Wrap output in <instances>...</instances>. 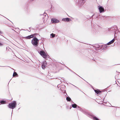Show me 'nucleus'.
Listing matches in <instances>:
<instances>
[{
  "label": "nucleus",
  "mask_w": 120,
  "mask_h": 120,
  "mask_svg": "<svg viewBox=\"0 0 120 120\" xmlns=\"http://www.w3.org/2000/svg\"><path fill=\"white\" fill-rule=\"evenodd\" d=\"M112 106V107H115L113 106Z\"/></svg>",
  "instance_id": "nucleus-45"
},
{
  "label": "nucleus",
  "mask_w": 120,
  "mask_h": 120,
  "mask_svg": "<svg viewBox=\"0 0 120 120\" xmlns=\"http://www.w3.org/2000/svg\"><path fill=\"white\" fill-rule=\"evenodd\" d=\"M65 67H66L67 69H68L71 72H72L74 74H75L76 75H78L76 73H75V72H74L72 70H71L69 68H68L67 67V66H65Z\"/></svg>",
  "instance_id": "nucleus-16"
},
{
  "label": "nucleus",
  "mask_w": 120,
  "mask_h": 120,
  "mask_svg": "<svg viewBox=\"0 0 120 120\" xmlns=\"http://www.w3.org/2000/svg\"><path fill=\"white\" fill-rule=\"evenodd\" d=\"M115 36V35H114V37Z\"/></svg>",
  "instance_id": "nucleus-44"
},
{
  "label": "nucleus",
  "mask_w": 120,
  "mask_h": 120,
  "mask_svg": "<svg viewBox=\"0 0 120 120\" xmlns=\"http://www.w3.org/2000/svg\"><path fill=\"white\" fill-rule=\"evenodd\" d=\"M82 78V79H83V80H84V79H83Z\"/></svg>",
  "instance_id": "nucleus-41"
},
{
  "label": "nucleus",
  "mask_w": 120,
  "mask_h": 120,
  "mask_svg": "<svg viewBox=\"0 0 120 120\" xmlns=\"http://www.w3.org/2000/svg\"><path fill=\"white\" fill-rule=\"evenodd\" d=\"M16 101H12L11 103H9L8 106V107L9 108L12 109V114L13 111V109L16 107Z\"/></svg>",
  "instance_id": "nucleus-3"
},
{
  "label": "nucleus",
  "mask_w": 120,
  "mask_h": 120,
  "mask_svg": "<svg viewBox=\"0 0 120 120\" xmlns=\"http://www.w3.org/2000/svg\"><path fill=\"white\" fill-rule=\"evenodd\" d=\"M66 99L68 101H70L71 100V98L69 96L67 97Z\"/></svg>",
  "instance_id": "nucleus-13"
},
{
  "label": "nucleus",
  "mask_w": 120,
  "mask_h": 120,
  "mask_svg": "<svg viewBox=\"0 0 120 120\" xmlns=\"http://www.w3.org/2000/svg\"><path fill=\"white\" fill-rule=\"evenodd\" d=\"M0 103L1 104H6V101L5 100L3 99L0 101Z\"/></svg>",
  "instance_id": "nucleus-11"
},
{
  "label": "nucleus",
  "mask_w": 120,
  "mask_h": 120,
  "mask_svg": "<svg viewBox=\"0 0 120 120\" xmlns=\"http://www.w3.org/2000/svg\"><path fill=\"white\" fill-rule=\"evenodd\" d=\"M33 35H30L28 36L24 37V38L27 39H30L31 38H32L33 37Z\"/></svg>",
  "instance_id": "nucleus-9"
},
{
  "label": "nucleus",
  "mask_w": 120,
  "mask_h": 120,
  "mask_svg": "<svg viewBox=\"0 0 120 120\" xmlns=\"http://www.w3.org/2000/svg\"><path fill=\"white\" fill-rule=\"evenodd\" d=\"M94 90L95 93L97 94H101L102 92V91H101L100 90L98 89L97 90L94 89Z\"/></svg>",
  "instance_id": "nucleus-8"
},
{
  "label": "nucleus",
  "mask_w": 120,
  "mask_h": 120,
  "mask_svg": "<svg viewBox=\"0 0 120 120\" xmlns=\"http://www.w3.org/2000/svg\"><path fill=\"white\" fill-rule=\"evenodd\" d=\"M71 20V19L70 18H66V22H68L70 21Z\"/></svg>",
  "instance_id": "nucleus-14"
},
{
  "label": "nucleus",
  "mask_w": 120,
  "mask_h": 120,
  "mask_svg": "<svg viewBox=\"0 0 120 120\" xmlns=\"http://www.w3.org/2000/svg\"><path fill=\"white\" fill-rule=\"evenodd\" d=\"M56 35L55 34L53 33H52L50 34V38H54Z\"/></svg>",
  "instance_id": "nucleus-19"
},
{
  "label": "nucleus",
  "mask_w": 120,
  "mask_h": 120,
  "mask_svg": "<svg viewBox=\"0 0 120 120\" xmlns=\"http://www.w3.org/2000/svg\"><path fill=\"white\" fill-rule=\"evenodd\" d=\"M47 14L46 13H45V12H44V14H41L40 15H41L42 16V19L43 20H44V19H45V17L46 16V15H45L44 14Z\"/></svg>",
  "instance_id": "nucleus-12"
},
{
  "label": "nucleus",
  "mask_w": 120,
  "mask_h": 120,
  "mask_svg": "<svg viewBox=\"0 0 120 120\" xmlns=\"http://www.w3.org/2000/svg\"><path fill=\"white\" fill-rule=\"evenodd\" d=\"M62 20L63 21L66 22V18L62 19Z\"/></svg>",
  "instance_id": "nucleus-26"
},
{
  "label": "nucleus",
  "mask_w": 120,
  "mask_h": 120,
  "mask_svg": "<svg viewBox=\"0 0 120 120\" xmlns=\"http://www.w3.org/2000/svg\"><path fill=\"white\" fill-rule=\"evenodd\" d=\"M78 76H79V77H80V78H82V77H80L78 75H77Z\"/></svg>",
  "instance_id": "nucleus-32"
},
{
  "label": "nucleus",
  "mask_w": 120,
  "mask_h": 120,
  "mask_svg": "<svg viewBox=\"0 0 120 120\" xmlns=\"http://www.w3.org/2000/svg\"><path fill=\"white\" fill-rule=\"evenodd\" d=\"M6 49H7V47H6Z\"/></svg>",
  "instance_id": "nucleus-35"
},
{
  "label": "nucleus",
  "mask_w": 120,
  "mask_h": 120,
  "mask_svg": "<svg viewBox=\"0 0 120 120\" xmlns=\"http://www.w3.org/2000/svg\"><path fill=\"white\" fill-rule=\"evenodd\" d=\"M102 94H104V96H105V97H106V94H107V91H102Z\"/></svg>",
  "instance_id": "nucleus-17"
},
{
  "label": "nucleus",
  "mask_w": 120,
  "mask_h": 120,
  "mask_svg": "<svg viewBox=\"0 0 120 120\" xmlns=\"http://www.w3.org/2000/svg\"><path fill=\"white\" fill-rule=\"evenodd\" d=\"M38 53L43 58H45L46 57V54L43 50H41L40 51H38Z\"/></svg>",
  "instance_id": "nucleus-5"
},
{
  "label": "nucleus",
  "mask_w": 120,
  "mask_h": 120,
  "mask_svg": "<svg viewBox=\"0 0 120 120\" xmlns=\"http://www.w3.org/2000/svg\"><path fill=\"white\" fill-rule=\"evenodd\" d=\"M3 45V44L1 43V42H0V46H2Z\"/></svg>",
  "instance_id": "nucleus-29"
},
{
  "label": "nucleus",
  "mask_w": 120,
  "mask_h": 120,
  "mask_svg": "<svg viewBox=\"0 0 120 120\" xmlns=\"http://www.w3.org/2000/svg\"><path fill=\"white\" fill-rule=\"evenodd\" d=\"M73 86H75L76 88H77V89L79 90H80V89H79V88H78V87H77V86H75L73 85H72Z\"/></svg>",
  "instance_id": "nucleus-27"
},
{
  "label": "nucleus",
  "mask_w": 120,
  "mask_h": 120,
  "mask_svg": "<svg viewBox=\"0 0 120 120\" xmlns=\"http://www.w3.org/2000/svg\"><path fill=\"white\" fill-rule=\"evenodd\" d=\"M113 29H115V28H116V29H118V27L117 26L115 25L113 27H111L110 28V29H113Z\"/></svg>",
  "instance_id": "nucleus-18"
},
{
  "label": "nucleus",
  "mask_w": 120,
  "mask_h": 120,
  "mask_svg": "<svg viewBox=\"0 0 120 120\" xmlns=\"http://www.w3.org/2000/svg\"><path fill=\"white\" fill-rule=\"evenodd\" d=\"M115 40V39L114 38L112 40L110 41L109 42L107 43L106 44V45H110L111 44H112V43H113L114 42Z\"/></svg>",
  "instance_id": "nucleus-10"
},
{
  "label": "nucleus",
  "mask_w": 120,
  "mask_h": 120,
  "mask_svg": "<svg viewBox=\"0 0 120 120\" xmlns=\"http://www.w3.org/2000/svg\"><path fill=\"white\" fill-rule=\"evenodd\" d=\"M32 0V1H33V0Z\"/></svg>",
  "instance_id": "nucleus-43"
},
{
  "label": "nucleus",
  "mask_w": 120,
  "mask_h": 120,
  "mask_svg": "<svg viewBox=\"0 0 120 120\" xmlns=\"http://www.w3.org/2000/svg\"><path fill=\"white\" fill-rule=\"evenodd\" d=\"M38 34L37 33H35L34 34H31V35H33V38L34 36H36V35H38Z\"/></svg>",
  "instance_id": "nucleus-24"
},
{
  "label": "nucleus",
  "mask_w": 120,
  "mask_h": 120,
  "mask_svg": "<svg viewBox=\"0 0 120 120\" xmlns=\"http://www.w3.org/2000/svg\"><path fill=\"white\" fill-rule=\"evenodd\" d=\"M83 4V2H82V5H80V6H82Z\"/></svg>",
  "instance_id": "nucleus-31"
},
{
  "label": "nucleus",
  "mask_w": 120,
  "mask_h": 120,
  "mask_svg": "<svg viewBox=\"0 0 120 120\" xmlns=\"http://www.w3.org/2000/svg\"><path fill=\"white\" fill-rule=\"evenodd\" d=\"M94 120H100L97 117L94 116Z\"/></svg>",
  "instance_id": "nucleus-21"
},
{
  "label": "nucleus",
  "mask_w": 120,
  "mask_h": 120,
  "mask_svg": "<svg viewBox=\"0 0 120 120\" xmlns=\"http://www.w3.org/2000/svg\"><path fill=\"white\" fill-rule=\"evenodd\" d=\"M82 78V79H83V80H84V79H83Z\"/></svg>",
  "instance_id": "nucleus-40"
},
{
  "label": "nucleus",
  "mask_w": 120,
  "mask_h": 120,
  "mask_svg": "<svg viewBox=\"0 0 120 120\" xmlns=\"http://www.w3.org/2000/svg\"><path fill=\"white\" fill-rule=\"evenodd\" d=\"M66 95H67V93H66Z\"/></svg>",
  "instance_id": "nucleus-48"
},
{
  "label": "nucleus",
  "mask_w": 120,
  "mask_h": 120,
  "mask_svg": "<svg viewBox=\"0 0 120 120\" xmlns=\"http://www.w3.org/2000/svg\"><path fill=\"white\" fill-rule=\"evenodd\" d=\"M82 78V79H83V80H84V79H83Z\"/></svg>",
  "instance_id": "nucleus-42"
},
{
  "label": "nucleus",
  "mask_w": 120,
  "mask_h": 120,
  "mask_svg": "<svg viewBox=\"0 0 120 120\" xmlns=\"http://www.w3.org/2000/svg\"><path fill=\"white\" fill-rule=\"evenodd\" d=\"M78 76H79V77H80V78H82V77H80L78 75H77Z\"/></svg>",
  "instance_id": "nucleus-33"
},
{
  "label": "nucleus",
  "mask_w": 120,
  "mask_h": 120,
  "mask_svg": "<svg viewBox=\"0 0 120 120\" xmlns=\"http://www.w3.org/2000/svg\"><path fill=\"white\" fill-rule=\"evenodd\" d=\"M16 76L17 77H18V75L16 72L14 71L13 74V76Z\"/></svg>",
  "instance_id": "nucleus-15"
},
{
  "label": "nucleus",
  "mask_w": 120,
  "mask_h": 120,
  "mask_svg": "<svg viewBox=\"0 0 120 120\" xmlns=\"http://www.w3.org/2000/svg\"><path fill=\"white\" fill-rule=\"evenodd\" d=\"M1 105V104H0V105Z\"/></svg>",
  "instance_id": "nucleus-49"
},
{
  "label": "nucleus",
  "mask_w": 120,
  "mask_h": 120,
  "mask_svg": "<svg viewBox=\"0 0 120 120\" xmlns=\"http://www.w3.org/2000/svg\"><path fill=\"white\" fill-rule=\"evenodd\" d=\"M94 15V14H93L91 17L90 18V19L92 18V20L93 19V17Z\"/></svg>",
  "instance_id": "nucleus-28"
},
{
  "label": "nucleus",
  "mask_w": 120,
  "mask_h": 120,
  "mask_svg": "<svg viewBox=\"0 0 120 120\" xmlns=\"http://www.w3.org/2000/svg\"><path fill=\"white\" fill-rule=\"evenodd\" d=\"M51 21L52 23H56L59 22L60 21L55 18H52L51 19Z\"/></svg>",
  "instance_id": "nucleus-7"
},
{
  "label": "nucleus",
  "mask_w": 120,
  "mask_h": 120,
  "mask_svg": "<svg viewBox=\"0 0 120 120\" xmlns=\"http://www.w3.org/2000/svg\"><path fill=\"white\" fill-rule=\"evenodd\" d=\"M3 34V32L0 30V35H2L1 34Z\"/></svg>",
  "instance_id": "nucleus-25"
},
{
  "label": "nucleus",
  "mask_w": 120,
  "mask_h": 120,
  "mask_svg": "<svg viewBox=\"0 0 120 120\" xmlns=\"http://www.w3.org/2000/svg\"><path fill=\"white\" fill-rule=\"evenodd\" d=\"M19 104H20V103H19L18 105H19Z\"/></svg>",
  "instance_id": "nucleus-47"
},
{
  "label": "nucleus",
  "mask_w": 120,
  "mask_h": 120,
  "mask_svg": "<svg viewBox=\"0 0 120 120\" xmlns=\"http://www.w3.org/2000/svg\"><path fill=\"white\" fill-rule=\"evenodd\" d=\"M103 47V45H99L97 44H95L94 46V47L95 48V49L96 50H104L106 49V47Z\"/></svg>",
  "instance_id": "nucleus-4"
},
{
  "label": "nucleus",
  "mask_w": 120,
  "mask_h": 120,
  "mask_svg": "<svg viewBox=\"0 0 120 120\" xmlns=\"http://www.w3.org/2000/svg\"><path fill=\"white\" fill-rule=\"evenodd\" d=\"M82 78V79H83V80H84V79H83Z\"/></svg>",
  "instance_id": "nucleus-38"
},
{
  "label": "nucleus",
  "mask_w": 120,
  "mask_h": 120,
  "mask_svg": "<svg viewBox=\"0 0 120 120\" xmlns=\"http://www.w3.org/2000/svg\"><path fill=\"white\" fill-rule=\"evenodd\" d=\"M20 109V108H19L18 110H19V109Z\"/></svg>",
  "instance_id": "nucleus-36"
},
{
  "label": "nucleus",
  "mask_w": 120,
  "mask_h": 120,
  "mask_svg": "<svg viewBox=\"0 0 120 120\" xmlns=\"http://www.w3.org/2000/svg\"><path fill=\"white\" fill-rule=\"evenodd\" d=\"M46 65H43L42 64L41 67L42 69H45V68H46Z\"/></svg>",
  "instance_id": "nucleus-20"
},
{
  "label": "nucleus",
  "mask_w": 120,
  "mask_h": 120,
  "mask_svg": "<svg viewBox=\"0 0 120 120\" xmlns=\"http://www.w3.org/2000/svg\"><path fill=\"white\" fill-rule=\"evenodd\" d=\"M40 40L38 39L36 36H34L31 40L32 44L34 46V47L38 46Z\"/></svg>",
  "instance_id": "nucleus-2"
},
{
  "label": "nucleus",
  "mask_w": 120,
  "mask_h": 120,
  "mask_svg": "<svg viewBox=\"0 0 120 120\" xmlns=\"http://www.w3.org/2000/svg\"><path fill=\"white\" fill-rule=\"evenodd\" d=\"M71 105L72 107L74 108H76L77 107H78V108L80 109H79V110L81 111L83 113L85 114L90 118H93V120L94 117V116H95L91 115V113L87 111L84 109H82L79 106L77 105L75 103H74V104H72Z\"/></svg>",
  "instance_id": "nucleus-1"
},
{
  "label": "nucleus",
  "mask_w": 120,
  "mask_h": 120,
  "mask_svg": "<svg viewBox=\"0 0 120 120\" xmlns=\"http://www.w3.org/2000/svg\"><path fill=\"white\" fill-rule=\"evenodd\" d=\"M82 78V79H83V80H84V79H83Z\"/></svg>",
  "instance_id": "nucleus-39"
},
{
  "label": "nucleus",
  "mask_w": 120,
  "mask_h": 120,
  "mask_svg": "<svg viewBox=\"0 0 120 120\" xmlns=\"http://www.w3.org/2000/svg\"><path fill=\"white\" fill-rule=\"evenodd\" d=\"M0 67H4V66H0Z\"/></svg>",
  "instance_id": "nucleus-34"
},
{
  "label": "nucleus",
  "mask_w": 120,
  "mask_h": 120,
  "mask_svg": "<svg viewBox=\"0 0 120 120\" xmlns=\"http://www.w3.org/2000/svg\"><path fill=\"white\" fill-rule=\"evenodd\" d=\"M91 59H92L93 61H95V59H94V58L92 59V58H90Z\"/></svg>",
  "instance_id": "nucleus-30"
},
{
  "label": "nucleus",
  "mask_w": 120,
  "mask_h": 120,
  "mask_svg": "<svg viewBox=\"0 0 120 120\" xmlns=\"http://www.w3.org/2000/svg\"><path fill=\"white\" fill-rule=\"evenodd\" d=\"M98 8L100 13L103 12L104 11V9L102 6L100 5L98 6Z\"/></svg>",
  "instance_id": "nucleus-6"
},
{
  "label": "nucleus",
  "mask_w": 120,
  "mask_h": 120,
  "mask_svg": "<svg viewBox=\"0 0 120 120\" xmlns=\"http://www.w3.org/2000/svg\"><path fill=\"white\" fill-rule=\"evenodd\" d=\"M47 63L45 61H44L42 63V64L44 65H47Z\"/></svg>",
  "instance_id": "nucleus-23"
},
{
  "label": "nucleus",
  "mask_w": 120,
  "mask_h": 120,
  "mask_svg": "<svg viewBox=\"0 0 120 120\" xmlns=\"http://www.w3.org/2000/svg\"><path fill=\"white\" fill-rule=\"evenodd\" d=\"M82 0V1L83 0Z\"/></svg>",
  "instance_id": "nucleus-37"
},
{
  "label": "nucleus",
  "mask_w": 120,
  "mask_h": 120,
  "mask_svg": "<svg viewBox=\"0 0 120 120\" xmlns=\"http://www.w3.org/2000/svg\"><path fill=\"white\" fill-rule=\"evenodd\" d=\"M71 109V107H70V109Z\"/></svg>",
  "instance_id": "nucleus-46"
},
{
  "label": "nucleus",
  "mask_w": 120,
  "mask_h": 120,
  "mask_svg": "<svg viewBox=\"0 0 120 120\" xmlns=\"http://www.w3.org/2000/svg\"><path fill=\"white\" fill-rule=\"evenodd\" d=\"M46 57L45 58H44L45 59L47 60V58H50V56L48 55V54H46Z\"/></svg>",
  "instance_id": "nucleus-22"
}]
</instances>
